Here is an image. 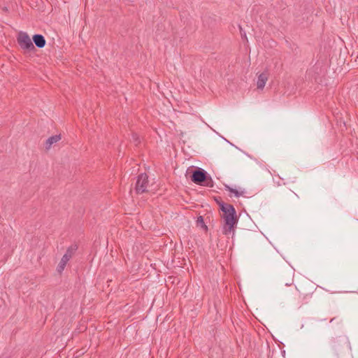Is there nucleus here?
Returning a JSON list of instances; mask_svg holds the SVG:
<instances>
[{"label":"nucleus","instance_id":"2","mask_svg":"<svg viewBox=\"0 0 358 358\" xmlns=\"http://www.w3.org/2000/svg\"><path fill=\"white\" fill-rule=\"evenodd\" d=\"M191 179L196 184L204 183V185L210 187L213 186L211 177L208 176L206 171L201 168H197L193 172Z\"/></svg>","mask_w":358,"mask_h":358},{"label":"nucleus","instance_id":"14","mask_svg":"<svg viewBox=\"0 0 358 358\" xmlns=\"http://www.w3.org/2000/svg\"><path fill=\"white\" fill-rule=\"evenodd\" d=\"M241 35H242V37L246 38V34L245 33H244V34L241 33Z\"/></svg>","mask_w":358,"mask_h":358},{"label":"nucleus","instance_id":"11","mask_svg":"<svg viewBox=\"0 0 358 358\" xmlns=\"http://www.w3.org/2000/svg\"><path fill=\"white\" fill-rule=\"evenodd\" d=\"M289 278L287 280L281 279V282L283 283L285 286H290L293 283V275L291 271L287 273Z\"/></svg>","mask_w":358,"mask_h":358},{"label":"nucleus","instance_id":"5","mask_svg":"<svg viewBox=\"0 0 358 358\" xmlns=\"http://www.w3.org/2000/svg\"><path fill=\"white\" fill-rule=\"evenodd\" d=\"M148 184V177L145 173L140 174L136 180V192L138 194H142L147 191Z\"/></svg>","mask_w":358,"mask_h":358},{"label":"nucleus","instance_id":"1","mask_svg":"<svg viewBox=\"0 0 358 358\" xmlns=\"http://www.w3.org/2000/svg\"><path fill=\"white\" fill-rule=\"evenodd\" d=\"M219 206L222 211L221 216L223 220L222 233L224 235L232 234L234 236L238 221L235 208L232 205L224 202H220Z\"/></svg>","mask_w":358,"mask_h":358},{"label":"nucleus","instance_id":"13","mask_svg":"<svg viewBox=\"0 0 358 358\" xmlns=\"http://www.w3.org/2000/svg\"><path fill=\"white\" fill-rule=\"evenodd\" d=\"M198 220H199V222H203V218L201 216H200Z\"/></svg>","mask_w":358,"mask_h":358},{"label":"nucleus","instance_id":"10","mask_svg":"<svg viewBox=\"0 0 358 358\" xmlns=\"http://www.w3.org/2000/svg\"><path fill=\"white\" fill-rule=\"evenodd\" d=\"M61 139V135H55L48 138L45 141V149L50 150L52 145Z\"/></svg>","mask_w":358,"mask_h":358},{"label":"nucleus","instance_id":"3","mask_svg":"<svg viewBox=\"0 0 358 358\" xmlns=\"http://www.w3.org/2000/svg\"><path fill=\"white\" fill-rule=\"evenodd\" d=\"M329 345L335 355H338V352L341 351V349L345 347H348L350 343L348 338L345 336H338L331 338L329 341Z\"/></svg>","mask_w":358,"mask_h":358},{"label":"nucleus","instance_id":"7","mask_svg":"<svg viewBox=\"0 0 358 358\" xmlns=\"http://www.w3.org/2000/svg\"><path fill=\"white\" fill-rule=\"evenodd\" d=\"M224 189L230 192L229 196H234L235 197H240L243 196L245 194V190L243 189H237L233 187H231L229 185H224Z\"/></svg>","mask_w":358,"mask_h":358},{"label":"nucleus","instance_id":"9","mask_svg":"<svg viewBox=\"0 0 358 358\" xmlns=\"http://www.w3.org/2000/svg\"><path fill=\"white\" fill-rule=\"evenodd\" d=\"M268 80V74L266 73H262L259 75L257 80V86L259 90H263L265 87L266 81Z\"/></svg>","mask_w":358,"mask_h":358},{"label":"nucleus","instance_id":"6","mask_svg":"<svg viewBox=\"0 0 358 358\" xmlns=\"http://www.w3.org/2000/svg\"><path fill=\"white\" fill-rule=\"evenodd\" d=\"M76 249V248L71 247L67 250L66 252L63 255V257H62L61 261L57 266V271L59 273H62L64 271L67 262L71 258L73 252Z\"/></svg>","mask_w":358,"mask_h":358},{"label":"nucleus","instance_id":"12","mask_svg":"<svg viewBox=\"0 0 358 358\" xmlns=\"http://www.w3.org/2000/svg\"><path fill=\"white\" fill-rule=\"evenodd\" d=\"M132 138H133L134 141L136 143V144L138 143L139 140H138V137L137 136V134H133Z\"/></svg>","mask_w":358,"mask_h":358},{"label":"nucleus","instance_id":"4","mask_svg":"<svg viewBox=\"0 0 358 358\" xmlns=\"http://www.w3.org/2000/svg\"><path fill=\"white\" fill-rule=\"evenodd\" d=\"M17 43L21 48L27 51H31L35 49L30 37L26 32L21 31L19 33Z\"/></svg>","mask_w":358,"mask_h":358},{"label":"nucleus","instance_id":"8","mask_svg":"<svg viewBox=\"0 0 358 358\" xmlns=\"http://www.w3.org/2000/svg\"><path fill=\"white\" fill-rule=\"evenodd\" d=\"M33 41L36 47L43 48L45 47L46 41L44 36L41 34H35L33 36Z\"/></svg>","mask_w":358,"mask_h":358}]
</instances>
